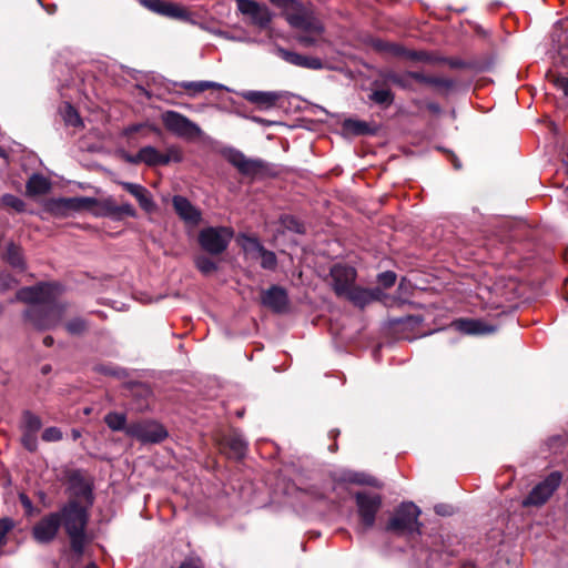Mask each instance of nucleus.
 I'll return each instance as SVG.
<instances>
[{"label": "nucleus", "mask_w": 568, "mask_h": 568, "mask_svg": "<svg viewBox=\"0 0 568 568\" xmlns=\"http://www.w3.org/2000/svg\"><path fill=\"white\" fill-rule=\"evenodd\" d=\"M562 474L554 470L548 474L544 480L538 483L530 493L523 499V507H541L544 506L560 487Z\"/></svg>", "instance_id": "obj_10"}, {"label": "nucleus", "mask_w": 568, "mask_h": 568, "mask_svg": "<svg viewBox=\"0 0 568 568\" xmlns=\"http://www.w3.org/2000/svg\"><path fill=\"white\" fill-rule=\"evenodd\" d=\"M1 203L7 207L13 209L18 213L26 211L24 201L13 194H3L1 197Z\"/></svg>", "instance_id": "obj_44"}, {"label": "nucleus", "mask_w": 568, "mask_h": 568, "mask_svg": "<svg viewBox=\"0 0 568 568\" xmlns=\"http://www.w3.org/2000/svg\"><path fill=\"white\" fill-rule=\"evenodd\" d=\"M64 120L69 125L75 128L83 124L78 111L70 104L67 106Z\"/></svg>", "instance_id": "obj_51"}, {"label": "nucleus", "mask_w": 568, "mask_h": 568, "mask_svg": "<svg viewBox=\"0 0 568 568\" xmlns=\"http://www.w3.org/2000/svg\"><path fill=\"white\" fill-rule=\"evenodd\" d=\"M234 231L229 226H206L197 233V244L210 256H220L229 247Z\"/></svg>", "instance_id": "obj_5"}, {"label": "nucleus", "mask_w": 568, "mask_h": 568, "mask_svg": "<svg viewBox=\"0 0 568 568\" xmlns=\"http://www.w3.org/2000/svg\"><path fill=\"white\" fill-rule=\"evenodd\" d=\"M164 128L172 134L194 139L201 134L200 126L180 112L168 110L161 114Z\"/></svg>", "instance_id": "obj_12"}, {"label": "nucleus", "mask_w": 568, "mask_h": 568, "mask_svg": "<svg viewBox=\"0 0 568 568\" xmlns=\"http://www.w3.org/2000/svg\"><path fill=\"white\" fill-rule=\"evenodd\" d=\"M57 510L41 517L31 529L32 539L40 545H49L55 540L60 531Z\"/></svg>", "instance_id": "obj_15"}, {"label": "nucleus", "mask_w": 568, "mask_h": 568, "mask_svg": "<svg viewBox=\"0 0 568 568\" xmlns=\"http://www.w3.org/2000/svg\"><path fill=\"white\" fill-rule=\"evenodd\" d=\"M422 510L412 501L397 506L385 526V530L396 536H420L423 524L419 521Z\"/></svg>", "instance_id": "obj_4"}, {"label": "nucleus", "mask_w": 568, "mask_h": 568, "mask_svg": "<svg viewBox=\"0 0 568 568\" xmlns=\"http://www.w3.org/2000/svg\"><path fill=\"white\" fill-rule=\"evenodd\" d=\"M333 291L338 297H343L355 285L357 272L353 266L337 263L331 267Z\"/></svg>", "instance_id": "obj_19"}, {"label": "nucleus", "mask_w": 568, "mask_h": 568, "mask_svg": "<svg viewBox=\"0 0 568 568\" xmlns=\"http://www.w3.org/2000/svg\"><path fill=\"white\" fill-rule=\"evenodd\" d=\"M1 260L10 265L13 270L23 273L27 271V262L21 245L10 241L2 250Z\"/></svg>", "instance_id": "obj_27"}, {"label": "nucleus", "mask_w": 568, "mask_h": 568, "mask_svg": "<svg viewBox=\"0 0 568 568\" xmlns=\"http://www.w3.org/2000/svg\"><path fill=\"white\" fill-rule=\"evenodd\" d=\"M95 197H58L50 199L45 204V211L54 216H65L71 212L93 209Z\"/></svg>", "instance_id": "obj_13"}, {"label": "nucleus", "mask_w": 568, "mask_h": 568, "mask_svg": "<svg viewBox=\"0 0 568 568\" xmlns=\"http://www.w3.org/2000/svg\"><path fill=\"white\" fill-rule=\"evenodd\" d=\"M258 252L261 255V267L264 270L274 271L277 266L276 254L266 250L263 245H258Z\"/></svg>", "instance_id": "obj_43"}, {"label": "nucleus", "mask_w": 568, "mask_h": 568, "mask_svg": "<svg viewBox=\"0 0 568 568\" xmlns=\"http://www.w3.org/2000/svg\"><path fill=\"white\" fill-rule=\"evenodd\" d=\"M378 79L373 82L375 87L393 84L406 92H417L419 85L432 88L442 95H447L455 87V80L446 77L427 74L424 71L404 70L396 71L392 68H383L377 72Z\"/></svg>", "instance_id": "obj_2"}, {"label": "nucleus", "mask_w": 568, "mask_h": 568, "mask_svg": "<svg viewBox=\"0 0 568 568\" xmlns=\"http://www.w3.org/2000/svg\"><path fill=\"white\" fill-rule=\"evenodd\" d=\"M19 500H20V504L22 505L23 509L26 510V513L28 515H30L33 510V504H32L31 499L29 498V496L22 493L19 495Z\"/></svg>", "instance_id": "obj_55"}, {"label": "nucleus", "mask_w": 568, "mask_h": 568, "mask_svg": "<svg viewBox=\"0 0 568 568\" xmlns=\"http://www.w3.org/2000/svg\"><path fill=\"white\" fill-rule=\"evenodd\" d=\"M427 109L430 111V112H434V113H437L439 112L440 108L437 103L435 102H430L427 104Z\"/></svg>", "instance_id": "obj_61"}, {"label": "nucleus", "mask_w": 568, "mask_h": 568, "mask_svg": "<svg viewBox=\"0 0 568 568\" xmlns=\"http://www.w3.org/2000/svg\"><path fill=\"white\" fill-rule=\"evenodd\" d=\"M278 222L281 226L290 232L296 233V234H305L306 227L303 221H301L295 215L291 214H282L278 219Z\"/></svg>", "instance_id": "obj_40"}, {"label": "nucleus", "mask_w": 568, "mask_h": 568, "mask_svg": "<svg viewBox=\"0 0 568 568\" xmlns=\"http://www.w3.org/2000/svg\"><path fill=\"white\" fill-rule=\"evenodd\" d=\"M397 275L393 271H385L377 275V283L382 288H389L395 285Z\"/></svg>", "instance_id": "obj_47"}, {"label": "nucleus", "mask_w": 568, "mask_h": 568, "mask_svg": "<svg viewBox=\"0 0 568 568\" xmlns=\"http://www.w3.org/2000/svg\"><path fill=\"white\" fill-rule=\"evenodd\" d=\"M223 156L241 175L250 178L251 180L271 175V166L266 161L246 158V155L237 149H225Z\"/></svg>", "instance_id": "obj_6"}, {"label": "nucleus", "mask_w": 568, "mask_h": 568, "mask_svg": "<svg viewBox=\"0 0 568 568\" xmlns=\"http://www.w3.org/2000/svg\"><path fill=\"white\" fill-rule=\"evenodd\" d=\"M128 436L141 443H160L168 437V432L158 422L144 419L130 423Z\"/></svg>", "instance_id": "obj_14"}, {"label": "nucleus", "mask_w": 568, "mask_h": 568, "mask_svg": "<svg viewBox=\"0 0 568 568\" xmlns=\"http://www.w3.org/2000/svg\"><path fill=\"white\" fill-rule=\"evenodd\" d=\"M41 372H42V374H44V375H45V374H48V373H50V372H51V366H50V365H44V366H42Z\"/></svg>", "instance_id": "obj_63"}, {"label": "nucleus", "mask_w": 568, "mask_h": 568, "mask_svg": "<svg viewBox=\"0 0 568 568\" xmlns=\"http://www.w3.org/2000/svg\"><path fill=\"white\" fill-rule=\"evenodd\" d=\"M445 508H446L445 505L439 504V505L435 506V511H436V514L444 516V515H446Z\"/></svg>", "instance_id": "obj_62"}, {"label": "nucleus", "mask_w": 568, "mask_h": 568, "mask_svg": "<svg viewBox=\"0 0 568 568\" xmlns=\"http://www.w3.org/2000/svg\"><path fill=\"white\" fill-rule=\"evenodd\" d=\"M329 434L334 439H336V437L339 435V429H332Z\"/></svg>", "instance_id": "obj_64"}, {"label": "nucleus", "mask_w": 568, "mask_h": 568, "mask_svg": "<svg viewBox=\"0 0 568 568\" xmlns=\"http://www.w3.org/2000/svg\"><path fill=\"white\" fill-rule=\"evenodd\" d=\"M556 85L558 89H560L566 97H568V78L567 77H559L556 80Z\"/></svg>", "instance_id": "obj_56"}, {"label": "nucleus", "mask_w": 568, "mask_h": 568, "mask_svg": "<svg viewBox=\"0 0 568 568\" xmlns=\"http://www.w3.org/2000/svg\"><path fill=\"white\" fill-rule=\"evenodd\" d=\"M89 328V322L81 316L72 317L64 323V329L71 336H82Z\"/></svg>", "instance_id": "obj_38"}, {"label": "nucleus", "mask_w": 568, "mask_h": 568, "mask_svg": "<svg viewBox=\"0 0 568 568\" xmlns=\"http://www.w3.org/2000/svg\"><path fill=\"white\" fill-rule=\"evenodd\" d=\"M61 285L57 282H40L32 286H24L16 293V300L30 306L60 304L58 296Z\"/></svg>", "instance_id": "obj_7"}, {"label": "nucleus", "mask_w": 568, "mask_h": 568, "mask_svg": "<svg viewBox=\"0 0 568 568\" xmlns=\"http://www.w3.org/2000/svg\"><path fill=\"white\" fill-rule=\"evenodd\" d=\"M239 11L251 18L252 24L260 29H267L273 20L270 9L256 0H236Z\"/></svg>", "instance_id": "obj_18"}, {"label": "nucleus", "mask_w": 568, "mask_h": 568, "mask_svg": "<svg viewBox=\"0 0 568 568\" xmlns=\"http://www.w3.org/2000/svg\"><path fill=\"white\" fill-rule=\"evenodd\" d=\"M68 491L70 498L68 500H78L83 506L91 508L94 504L93 481L84 476L81 469H72L67 473Z\"/></svg>", "instance_id": "obj_11"}, {"label": "nucleus", "mask_w": 568, "mask_h": 568, "mask_svg": "<svg viewBox=\"0 0 568 568\" xmlns=\"http://www.w3.org/2000/svg\"><path fill=\"white\" fill-rule=\"evenodd\" d=\"M455 328L467 335H484L495 332V327L480 320L459 318L453 322Z\"/></svg>", "instance_id": "obj_30"}, {"label": "nucleus", "mask_w": 568, "mask_h": 568, "mask_svg": "<svg viewBox=\"0 0 568 568\" xmlns=\"http://www.w3.org/2000/svg\"><path fill=\"white\" fill-rule=\"evenodd\" d=\"M62 432L59 427L51 426L45 428L42 432L41 438L44 442L51 443V442H59L62 439Z\"/></svg>", "instance_id": "obj_50"}, {"label": "nucleus", "mask_w": 568, "mask_h": 568, "mask_svg": "<svg viewBox=\"0 0 568 568\" xmlns=\"http://www.w3.org/2000/svg\"><path fill=\"white\" fill-rule=\"evenodd\" d=\"M420 53L425 54V59H418V62L426 64H447L450 69H465L476 72L485 70V65L478 60H463L460 58L440 57L434 52L420 50Z\"/></svg>", "instance_id": "obj_20"}, {"label": "nucleus", "mask_w": 568, "mask_h": 568, "mask_svg": "<svg viewBox=\"0 0 568 568\" xmlns=\"http://www.w3.org/2000/svg\"><path fill=\"white\" fill-rule=\"evenodd\" d=\"M140 3L148 10L171 19L187 21L190 12L184 7L164 0H140Z\"/></svg>", "instance_id": "obj_22"}, {"label": "nucleus", "mask_w": 568, "mask_h": 568, "mask_svg": "<svg viewBox=\"0 0 568 568\" xmlns=\"http://www.w3.org/2000/svg\"><path fill=\"white\" fill-rule=\"evenodd\" d=\"M142 163L148 166H162L171 162L181 163L183 161V152L176 145H171L164 153L160 152L156 148L148 145L141 148Z\"/></svg>", "instance_id": "obj_16"}, {"label": "nucleus", "mask_w": 568, "mask_h": 568, "mask_svg": "<svg viewBox=\"0 0 568 568\" xmlns=\"http://www.w3.org/2000/svg\"><path fill=\"white\" fill-rule=\"evenodd\" d=\"M21 444L28 452L36 453L38 450L37 433L22 430Z\"/></svg>", "instance_id": "obj_45"}, {"label": "nucleus", "mask_w": 568, "mask_h": 568, "mask_svg": "<svg viewBox=\"0 0 568 568\" xmlns=\"http://www.w3.org/2000/svg\"><path fill=\"white\" fill-rule=\"evenodd\" d=\"M275 52L282 60L298 68L310 70H322L324 68V62L317 57L304 55L280 45L275 48Z\"/></svg>", "instance_id": "obj_26"}, {"label": "nucleus", "mask_w": 568, "mask_h": 568, "mask_svg": "<svg viewBox=\"0 0 568 568\" xmlns=\"http://www.w3.org/2000/svg\"><path fill=\"white\" fill-rule=\"evenodd\" d=\"M368 292H371L372 302L381 301L385 296L382 287L368 288Z\"/></svg>", "instance_id": "obj_58"}, {"label": "nucleus", "mask_w": 568, "mask_h": 568, "mask_svg": "<svg viewBox=\"0 0 568 568\" xmlns=\"http://www.w3.org/2000/svg\"><path fill=\"white\" fill-rule=\"evenodd\" d=\"M14 527L13 519L3 517L0 519V547L7 544V535Z\"/></svg>", "instance_id": "obj_48"}, {"label": "nucleus", "mask_w": 568, "mask_h": 568, "mask_svg": "<svg viewBox=\"0 0 568 568\" xmlns=\"http://www.w3.org/2000/svg\"><path fill=\"white\" fill-rule=\"evenodd\" d=\"M343 480L349 484L365 485L374 488L383 487V484L376 477L366 473L348 471L344 474Z\"/></svg>", "instance_id": "obj_33"}, {"label": "nucleus", "mask_w": 568, "mask_h": 568, "mask_svg": "<svg viewBox=\"0 0 568 568\" xmlns=\"http://www.w3.org/2000/svg\"><path fill=\"white\" fill-rule=\"evenodd\" d=\"M43 344H44V346H47V347H51V346L54 344V338H53L51 335H47V336L43 338Z\"/></svg>", "instance_id": "obj_60"}, {"label": "nucleus", "mask_w": 568, "mask_h": 568, "mask_svg": "<svg viewBox=\"0 0 568 568\" xmlns=\"http://www.w3.org/2000/svg\"><path fill=\"white\" fill-rule=\"evenodd\" d=\"M373 48L378 52L388 53L395 58H402L407 61L418 62V59H425V54L420 50L408 49L405 45L396 42H389L377 39L373 42Z\"/></svg>", "instance_id": "obj_25"}, {"label": "nucleus", "mask_w": 568, "mask_h": 568, "mask_svg": "<svg viewBox=\"0 0 568 568\" xmlns=\"http://www.w3.org/2000/svg\"><path fill=\"white\" fill-rule=\"evenodd\" d=\"M98 207V215L103 217H110L114 221H121L124 216L136 217V210L130 203H123L119 205L113 197H106L98 200L93 207Z\"/></svg>", "instance_id": "obj_21"}, {"label": "nucleus", "mask_w": 568, "mask_h": 568, "mask_svg": "<svg viewBox=\"0 0 568 568\" xmlns=\"http://www.w3.org/2000/svg\"><path fill=\"white\" fill-rule=\"evenodd\" d=\"M176 568H204V562L199 556H189Z\"/></svg>", "instance_id": "obj_53"}, {"label": "nucleus", "mask_w": 568, "mask_h": 568, "mask_svg": "<svg viewBox=\"0 0 568 568\" xmlns=\"http://www.w3.org/2000/svg\"><path fill=\"white\" fill-rule=\"evenodd\" d=\"M124 159L130 164H140V163H142L141 149L135 154H126L124 156Z\"/></svg>", "instance_id": "obj_57"}, {"label": "nucleus", "mask_w": 568, "mask_h": 568, "mask_svg": "<svg viewBox=\"0 0 568 568\" xmlns=\"http://www.w3.org/2000/svg\"><path fill=\"white\" fill-rule=\"evenodd\" d=\"M422 322L423 318L419 315H408L405 317L394 318L392 321L394 325H407L410 326L412 328L419 326Z\"/></svg>", "instance_id": "obj_49"}, {"label": "nucleus", "mask_w": 568, "mask_h": 568, "mask_svg": "<svg viewBox=\"0 0 568 568\" xmlns=\"http://www.w3.org/2000/svg\"><path fill=\"white\" fill-rule=\"evenodd\" d=\"M95 372L106 376H121L122 369L111 365H98Z\"/></svg>", "instance_id": "obj_54"}, {"label": "nucleus", "mask_w": 568, "mask_h": 568, "mask_svg": "<svg viewBox=\"0 0 568 568\" xmlns=\"http://www.w3.org/2000/svg\"><path fill=\"white\" fill-rule=\"evenodd\" d=\"M260 302L274 314H285L290 310L287 290L276 284L261 291Z\"/></svg>", "instance_id": "obj_17"}, {"label": "nucleus", "mask_w": 568, "mask_h": 568, "mask_svg": "<svg viewBox=\"0 0 568 568\" xmlns=\"http://www.w3.org/2000/svg\"><path fill=\"white\" fill-rule=\"evenodd\" d=\"M42 427L41 418L29 409L22 412L21 429L29 433H37Z\"/></svg>", "instance_id": "obj_41"}, {"label": "nucleus", "mask_w": 568, "mask_h": 568, "mask_svg": "<svg viewBox=\"0 0 568 568\" xmlns=\"http://www.w3.org/2000/svg\"><path fill=\"white\" fill-rule=\"evenodd\" d=\"M448 159L450 160L455 170H460L462 169V162L460 160L457 158V155L452 152V151H448Z\"/></svg>", "instance_id": "obj_59"}, {"label": "nucleus", "mask_w": 568, "mask_h": 568, "mask_svg": "<svg viewBox=\"0 0 568 568\" xmlns=\"http://www.w3.org/2000/svg\"><path fill=\"white\" fill-rule=\"evenodd\" d=\"M90 509L78 500H68L57 510L60 528L69 539L71 552L82 557L85 547L91 544L92 537L88 534Z\"/></svg>", "instance_id": "obj_3"}, {"label": "nucleus", "mask_w": 568, "mask_h": 568, "mask_svg": "<svg viewBox=\"0 0 568 568\" xmlns=\"http://www.w3.org/2000/svg\"><path fill=\"white\" fill-rule=\"evenodd\" d=\"M219 447L222 454L234 460H242L247 452V443L237 432L222 436L219 440Z\"/></svg>", "instance_id": "obj_23"}, {"label": "nucleus", "mask_w": 568, "mask_h": 568, "mask_svg": "<svg viewBox=\"0 0 568 568\" xmlns=\"http://www.w3.org/2000/svg\"><path fill=\"white\" fill-rule=\"evenodd\" d=\"M143 130H148L149 132L153 133H160V129L153 124L135 123L124 129V135L131 138L133 134L139 133Z\"/></svg>", "instance_id": "obj_46"}, {"label": "nucleus", "mask_w": 568, "mask_h": 568, "mask_svg": "<svg viewBox=\"0 0 568 568\" xmlns=\"http://www.w3.org/2000/svg\"><path fill=\"white\" fill-rule=\"evenodd\" d=\"M103 420L112 432H123L128 436L129 424L124 413L109 412Z\"/></svg>", "instance_id": "obj_37"}, {"label": "nucleus", "mask_w": 568, "mask_h": 568, "mask_svg": "<svg viewBox=\"0 0 568 568\" xmlns=\"http://www.w3.org/2000/svg\"><path fill=\"white\" fill-rule=\"evenodd\" d=\"M65 311V304L33 305L29 306L23 317L38 331L54 328L61 321Z\"/></svg>", "instance_id": "obj_8"}, {"label": "nucleus", "mask_w": 568, "mask_h": 568, "mask_svg": "<svg viewBox=\"0 0 568 568\" xmlns=\"http://www.w3.org/2000/svg\"><path fill=\"white\" fill-rule=\"evenodd\" d=\"M18 280L10 273L2 272L0 273V290L8 291L18 285Z\"/></svg>", "instance_id": "obj_52"}, {"label": "nucleus", "mask_w": 568, "mask_h": 568, "mask_svg": "<svg viewBox=\"0 0 568 568\" xmlns=\"http://www.w3.org/2000/svg\"><path fill=\"white\" fill-rule=\"evenodd\" d=\"M353 497L363 529L368 530L373 528L376 516L383 506V497L377 493L367 490L356 491Z\"/></svg>", "instance_id": "obj_9"}, {"label": "nucleus", "mask_w": 568, "mask_h": 568, "mask_svg": "<svg viewBox=\"0 0 568 568\" xmlns=\"http://www.w3.org/2000/svg\"><path fill=\"white\" fill-rule=\"evenodd\" d=\"M175 85L184 89L190 95H196L206 90L221 89L222 85L211 81H182Z\"/></svg>", "instance_id": "obj_36"}, {"label": "nucleus", "mask_w": 568, "mask_h": 568, "mask_svg": "<svg viewBox=\"0 0 568 568\" xmlns=\"http://www.w3.org/2000/svg\"><path fill=\"white\" fill-rule=\"evenodd\" d=\"M125 389L128 390L126 396L131 398L130 406L132 409L136 412H144L149 408L152 389L148 384L141 382H129L125 384Z\"/></svg>", "instance_id": "obj_24"}, {"label": "nucleus", "mask_w": 568, "mask_h": 568, "mask_svg": "<svg viewBox=\"0 0 568 568\" xmlns=\"http://www.w3.org/2000/svg\"><path fill=\"white\" fill-rule=\"evenodd\" d=\"M274 7L282 10V16L291 28L301 31L294 39L304 48L317 47L326 42L324 39L325 26L316 17L311 7L300 0H268Z\"/></svg>", "instance_id": "obj_1"}, {"label": "nucleus", "mask_w": 568, "mask_h": 568, "mask_svg": "<svg viewBox=\"0 0 568 568\" xmlns=\"http://www.w3.org/2000/svg\"><path fill=\"white\" fill-rule=\"evenodd\" d=\"M244 99L261 109H270L276 105L281 94L277 92L266 91H247L244 93Z\"/></svg>", "instance_id": "obj_31"}, {"label": "nucleus", "mask_w": 568, "mask_h": 568, "mask_svg": "<svg viewBox=\"0 0 568 568\" xmlns=\"http://www.w3.org/2000/svg\"><path fill=\"white\" fill-rule=\"evenodd\" d=\"M213 257L214 256H210L206 253L196 255L194 257V265L196 270L205 276L215 273L219 270V264L213 261Z\"/></svg>", "instance_id": "obj_39"}, {"label": "nucleus", "mask_w": 568, "mask_h": 568, "mask_svg": "<svg viewBox=\"0 0 568 568\" xmlns=\"http://www.w3.org/2000/svg\"><path fill=\"white\" fill-rule=\"evenodd\" d=\"M120 185L136 199L140 207L146 213H152L158 209L150 191L143 185L131 182H120Z\"/></svg>", "instance_id": "obj_28"}, {"label": "nucleus", "mask_w": 568, "mask_h": 568, "mask_svg": "<svg viewBox=\"0 0 568 568\" xmlns=\"http://www.w3.org/2000/svg\"><path fill=\"white\" fill-rule=\"evenodd\" d=\"M343 297H346L349 302L359 308H364L372 303V296L371 292H368V288L356 285H353Z\"/></svg>", "instance_id": "obj_35"}, {"label": "nucleus", "mask_w": 568, "mask_h": 568, "mask_svg": "<svg viewBox=\"0 0 568 568\" xmlns=\"http://www.w3.org/2000/svg\"><path fill=\"white\" fill-rule=\"evenodd\" d=\"M343 129L348 133L362 136V135H374L376 130L369 125V123L356 120V119H345L343 122Z\"/></svg>", "instance_id": "obj_34"}, {"label": "nucleus", "mask_w": 568, "mask_h": 568, "mask_svg": "<svg viewBox=\"0 0 568 568\" xmlns=\"http://www.w3.org/2000/svg\"><path fill=\"white\" fill-rule=\"evenodd\" d=\"M369 100L383 106H389L394 103L395 94L388 88L374 90L369 95Z\"/></svg>", "instance_id": "obj_42"}, {"label": "nucleus", "mask_w": 568, "mask_h": 568, "mask_svg": "<svg viewBox=\"0 0 568 568\" xmlns=\"http://www.w3.org/2000/svg\"><path fill=\"white\" fill-rule=\"evenodd\" d=\"M172 203L176 214L185 222L197 224L201 221V212L186 197L175 195Z\"/></svg>", "instance_id": "obj_29"}, {"label": "nucleus", "mask_w": 568, "mask_h": 568, "mask_svg": "<svg viewBox=\"0 0 568 568\" xmlns=\"http://www.w3.org/2000/svg\"><path fill=\"white\" fill-rule=\"evenodd\" d=\"M51 190V182L40 173H33L26 184V192L29 196L44 195Z\"/></svg>", "instance_id": "obj_32"}]
</instances>
